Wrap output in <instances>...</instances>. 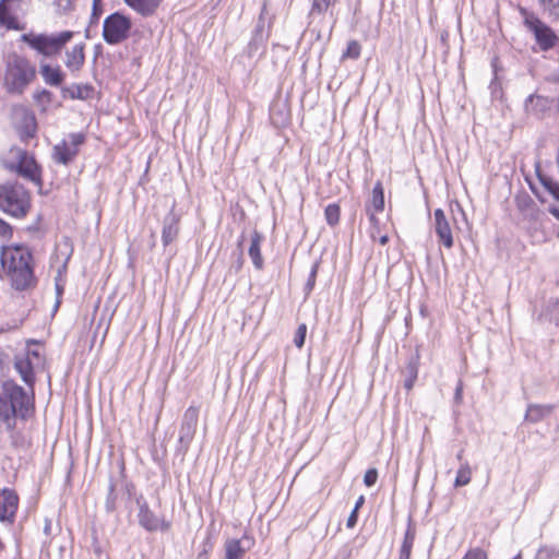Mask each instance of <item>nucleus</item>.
<instances>
[{"label":"nucleus","mask_w":559,"mask_h":559,"mask_svg":"<svg viewBox=\"0 0 559 559\" xmlns=\"http://www.w3.org/2000/svg\"><path fill=\"white\" fill-rule=\"evenodd\" d=\"M388 241H389V237H388L386 235L381 236V237H380V239H379V242H380L382 246L386 245V243H388Z\"/></svg>","instance_id":"bf43d9fd"},{"label":"nucleus","mask_w":559,"mask_h":559,"mask_svg":"<svg viewBox=\"0 0 559 559\" xmlns=\"http://www.w3.org/2000/svg\"><path fill=\"white\" fill-rule=\"evenodd\" d=\"M357 521H358V511L353 509V511L350 512V514L347 519L346 526L348 528H353L357 524Z\"/></svg>","instance_id":"3c124183"},{"label":"nucleus","mask_w":559,"mask_h":559,"mask_svg":"<svg viewBox=\"0 0 559 559\" xmlns=\"http://www.w3.org/2000/svg\"><path fill=\"white\" fill-rule=\"evenodd\" d=\"M269 33H255L252 32L251 39L247 47V53L249 57H253L260 49H264L269 40Z\"/></svg>","instance_id":"c756f323"},{"label":"nucleus","mask_w":559,"mask_h":559,"mask_svg":"<svg viewBox=\"0 0 559 559\" xmlns=\"http://www.w3.org/2000/svg\"><path fill=\"white\" fill-rule=\"evenodd\" d=\"M384 189L380 181H378L371 193V200L366 206H370L377 213H381L384 210Z\"/></svg>","instance_id":"cd10ccee"},{"label":"nucleus","mask_w":559,"mask_h":559,"mask_svg":"<svg viewBox=\"0 0 559 559\" xmlns=\"http://www.w3.org/2000/svg\"><path fill=\"white\" fill-rule=\"evenodd\" d=\"M462 559H488L487 554L479 547L469 549Z\"/></svg>","instance_id":"49530a36"},{"label":"nucleus","mask_w":559,"mask_h":559,"mask_svg":"<svg viewBox=\"0 0 559 559\" xmlns=\"http://www.w3.org/2000/svg\"><path fill=\"white\" fill-rule=\"evenodd\" d=\"M462 395H463V385H462V382L460 381L455 388V393H454L455 403H461Z\"/></svg>","instance_id":"603ef678"},{"label":"nucleus","mask_w":559,"mask_h":559,"mask_svg":"<svg viewBox=\"0 0 559 559\" xmlns=\"http://www.w3.org/2000/svg\"><path fill=\"white\" fill-rule=\"evenodd\" d=\"M33 97L36 103L43 106H48L52 102V93L46 88L36 91Z\"/></svg>","instance_id":"4c0bfd02"},{"label":"nucleus","mask_w":559,"mask_h":559,"mask_svg":"<svg viewBox=\"0 0 559 559\" xmlns=\"http://www.w3.org/2000/svg\"><path fill=\"white\" fill-rule=\"evenodd\" d=\"M341 207L337 203L329 204L324 210V217L326 224L331 227H334L340 222Z\"/></svg>","instance_id":"473e14b6"},{"label":"nucleus","mask_w":559,"mask_h":559,"mask_svg":"<svg viewBox=\"0 0 559 559\" xmlns=\"http://www.w3.org/2000/svg\"><path fill=\"white\" fill-rule=\"evenodd\" d=\"M180 215L175 211V204H173L163 219L162 241L164 247L177 239L180 230Z\"/></svg>","instance_id":"dca6fc26"},{"label":"nucleus","mask_w":559,"mask_h":559,"mask_svg":"<svg viewBox=\"0 0 559 559\" xmlns=\"http://www.w3.org/2000/svg\"><path fill=\"white\" fill-rule=\"evenodd\" d=\"M335 0H312L311 9L309 11V19L316 15H323L334 4Z\"/></svg>","instance_id":"2f4dec72"},{"label":"nucleus","mask_w":559,"mask_h":559,"mask_svg":"<svg viewBox=\"0 0 559 559\" xmlns=\"http://www.w3.org/2000/svg\"><path fill=\"white\" fill-rule=\"evenodd\" d=\"M199 420V408L194 406H190L186 409L178 438V448L177 451L186 454L197 431Z\"/></svg>","instance_id":"9b49d317"},{"label":"nucleus","mask_w":559,"mask_h":559,"mask_svg":"<svg viewBox=\"0 0 559 559\" xmlns=\"http://www.w3.org/2000/svg\"><path fill=\"white\" fill-rule=\"evenodd\" d=\"M472 479V468L467 462L462 463L460 468L456 472V477L454 480L455 487H463L471 483Z\"/></svg>","instance_id":"7c9ffc66"},{"label":"nucleus","mask_w":559,"mask_h":559,"mask_svg":"<svg viewBox=\"0 0 559 559\" xmlns=\"http://www.w3.org/2000/svg\"><path fill=\"white\" fill-rule=\"evenodd\" d=\"M4 548L3 543L0 540V551Z\"/></svg>","instance_id":"0e129e2a"},{"label":"nucleus","mask_w":559,"mask_h":559,"mask_svg":"<svg viewBox=\"0 0 559 559\" xmlns=\"http://www.w3.org/2000/svg\"><path fill=\"white\" fill-rule=\"evenodd\" d=\"M9 330H11V326H10V325H8V324H7L5 326H0V334H2V333H4V332H7V331H9Z\"/></svg>","instance_id":"052dcab7"},{"label":"nucleus","mask_w":559,"mask_h":559,"mask_svg":"<svg viewBox=\"0 0 559 559\" xmlns=\"http://www.w3.org/2000/svg\"><path fill=\"white\" fill-rule=\"evenodd\" d=\"M139 504V524L146 530L147 532H167L170 528V522L159 519L148 507V504L144 502H140Z\"/></svg>","instance_id":"4468645a"},{"label":"nucleus","mask_w":559,"mask_h":559,"mask_svg":"<svg viewBox=\"0 0 559 559\" xmlns=\"http://www.w3.org/2000/svg\"><path fill=\"white\" fill-rule=\"evenodd\" d=\"M416 537V526L412 521V518H408L407 528L404 534V538L399 551V559H411L412 549L414 546Z\"/></svg>","instance_id":"393cba45"},{"label":"nucleus","mask_w":559,"mask_h":559,"mask_svg":"<svg viewBox=\"0 0 559 559\" xmlns=\"http://www.w3.org/2000/svg\"><path fill=\"white\" fill-rule=\"evenodd\" d=\"M306 334H307V325L305 323H302L297 328V331H296V334L294 337V344L296 345V347L301 348L305 345Z\"/></svg>","instance_id":"79ce46f5"},{"label":"nucleus","mask_w":559,"mask_h":559,"mask_svg":"<svg viewBox=\"0 0 559 559\" xmlns=\"http://www.w3.org/2000/svg\"><path fill=\"white\" fill-rule=\"evenodd\" d=\"M535 559H559V549L548 546L540 547Z\"/></svg>","instance_id":"ea45409f"},{"label":"nucleus","mask_w":559,"mask_h":559,"mask_svg":"<svg viewBox=\"0 0 559 559\" xmlns=\"http://www.w3.org/2000/svg\"><path fill=\"white\" fill-rule=\"evenodd\" d=\"M19 497L11 489H3L0 492V521L13 523L17 511Z\"/></svg>","instance_id":"f3484780"},{"label":"nucleus","mask_w":559,"mask_h":559,"mask_svg":"<svg viewBox=\"0 0 559 559\" xmlns=\"http://www.w3.org/2000/svg\"><path fill=\"white\" fill-rule=\"evenodd\" d=\"M420 356L419 353L411 355L405 368L402 370L404 376V388L409 391L413 389L417 377H418V368H419Z\"/></svg>","instance_id":"5701e85b"},{"label":"nucleus","mask_w":559,"mask_h":559,"mask_svg":"<svg viewBox=\"0 0 559 559\" xmlns=\"http://www.w3.org/2000/svg\"><path fill=\"white\" fill-rule=\"evenodd\" d=\"M366 212L369 216V221L372 225H377L379 223L378 218L376 217V213L373 210L370 209V206H366Z\"/></svg>","instance_id":"864d4df0"},{"label":"nucleus","mask_w":559,"mask_h":559,"mask_svg":"<svg viewBox=\"0 0 559 559\" xmlns=\"http://www.w3.org/2000/svg\"><path fill=\"white\" fill-rule=\"evenodd\" d=\"M31 209V197L28 191L17 183H5L0 186V210L4 213L22 218Z\"/></svg>","instance_id":"39448f33"},{"label":"nucleus","mask_w":559,"mask_h":559,"mask_svg":"<svg viewBox=\"0 0 559 559\" xmlns=\"http://www.w3.org/2000/svg\"><path fill=\"white\" fill-rule=\"evenodd\" d=\"M524 25L533 33L540 50L548 51L555 47L558 36L552 28L535 14H527L524 19Z\"/></svg>","instance_id":"0eeeda50"},{"label":"nucleus","mask_w":559,"mask_h":559,"mask_svg":"<svg viewBox=\"0 0 559 559\" xmlns=\"http://www.w3.org/2000/svg\"><path fill=\"white\" fill-rule=\"evenodd\" d=\"M83 133H70L68 139L62 140L52 148V158L57 164L69 165L79 154V147L84 144Z\"/></svg>","instance_id":"9d476101"},{"label":"nucleus","mask_w":559,"mask_h":559,"mask_svg":"<svg viewBox=\"0 0 559 559\" xmlns=\"http://www.w3.org/2000/svg\"><path fill=\"white\" fill-rule=\"evenodd\" d=\"M39 73L44 82L49 86L61 87L66 79V73L62 71L60 66L53 67L45 62L40 63Z\"/></svg>","instance_id":"aec40b11"},{"label":"nucleus","mask_w":559,"mask_h":559,"mask_svg":"<svg viewBox=\"0 0 559 559\" xmlns=\"http://www.w3.org/2000/svg\"><path fill=\"white\" fill-rule=\"evenodd\" d=\"M463 452H464V451H463V450H461V451L456 454V459H457L459 461H462V459H463Z\"/></svg>","instance_id":"680f3d73"},{"label":"nucleus","mask_w":559,"mask_h":559,"mask_svg":"<svg viewBox=\"0 0 559 559\" xmlns=\"http://www.w3.org/2000/svg\"><path fill=\"white\" fill-rule=\"evenodd\" d=\"M435 217V231L438 236V240L445 248L450 249L454 245L452 229L450 223L442 209H436L433 212Z\"/></svg>","instance_id":"a211bd4d"},{"label":"nucleus","mask_w":559,"mask_h":559,"mask_svg":"<svg viewBox=\"0 0 559 559\" xmlns=\"http://www.w3.org/2000/svg\"><path fill=\"white\" fill-rule=\"evenodd\" d=\"M58 13H67L73 8V0H53Z\"/></svg>","instance_id":"37998d69"},{"label":"nucleus","mask_w":559,"mask_h":559,"mask_svg":"<svg viewBox=\"0 0 559 559\" xmlns=\"http://www.w3.org/2000/svg\"><path fill=\"white\" fill-rule=\"evenodd\" d=\"M84 44H78L66 51V67L71 72L80 71L85 62Z\"/></svg>","instance_id":"4be33fe9"},{"label":"nucleus","mask_w":559,"mask_h":559,"mask_svg":"<svg viewBox=\"0 0 559 559\" xmlns=\"http://www.w3.org/2000/svg\"><path fill=\"white\" fill-rule=\"evenodd\" d=\"M94 92V86L88 83H73L70 86H61V96L64 99L87 100L93 97Z\"/></svg>","instance_id":"6ab92c4d"},{"label":"nucleus","mask_w":559,"mask_h":559,"mask_svg":"<svg viewBox=\"0 0 559 559\" xmlns=\"http://www.w3.org/2000/svg\"><path fill=\"white\" fill-rule=\"evenodd\" d=\"M162 0H124V2L142 16H152L158 9Z\"/></svg>","instance_id":"bb28decb"},{"label":"nucleus","mask_w":559,"mask_h":559,"mask_svg":"<svg viewBox=\"0 0 559 559\" xmlns=\"http://www.w3.org/2000/svg\"><path fill=\"white\" fill-rule=\"evenodd\" d=\"M13 153L17 163L16 165H10V169L15 170L21 177L41 186L40 166L36 163L35 158L25 150L17 148Z\"/></svg>","instance_id":"ddd939ff"},{"label":"nucleus","mask_w":559,"mask_h":559,"mask_svg":"<svg viewBox=\"0 0 559 559\" xmlns=\"http://www.w3.org/2000/svg\"><path fill=\"white\" fill-rule=\"evenodd\" d=\"M3 87L12 95H23L36 79V67L25 56L10 52L4 59Z\"/></svg>","instance_id":"7ed1b4c3"},{"label":"nucleus","mask_w":559,"mask_h":559,"mask_svg":"<svg viewBox=\"0 0 559 559\" xmlns=\"http://www.w3.org/2000/svg\"><path fill=\"white\" fill-rule=\"evenodd\" d=\"M213 549V544L211 543L210 538H206L202 543V549L197 555L195 559H210V552Z\"/></svg>","instance_id":"de8ad7c7"},{"label":"nucleus","mask_w":559,"mask_h":559,"mask_svg":"<svg viewBox=\"0 0 559 559\" xmlns=\"http://www.w3.org/2000/svg\"><path fill=\"white\" fill-rule=\"evenodd\" d=\"M103 14V3L102 0H93L92 13L90 16V24L97 26L99 19Z\"/></svg>","instance_id":"58836bf2"},{"label":"nucleus","mask_w":559,"mask_h":559,"mask_svg":"<svg viewBox=\"0 0 559 559\" xmlns=\"http://www.w3.org/2000/svg\"><path fill=\"white\" fill-rule=\"evenodd\" d=\"M267 4H269L267 0H262V7H261V10H260V14L258 16V20L264 21V22H266L269 24V16L270 15H274V14L269 12Z\"/></svg>","instance_id":"09e8293b"},{"label":"nucleus","mask_w":559,"mask_h":559,"mask_svg":"<svg viewBox=\"0 0 559 559\" xmlns=\"http://www.w3.org/2000/svg\"><path fill=\"white\" fill-rule=\"evenodd\" d=\"M131 19L121 12H114L103 23V39L108 45H119L130 37Z\"/></svg>","instance_id":"423d86ee"},{"label":"nucleus","mask_w":559,"mask_h":559,"mask_svg":"<svg viewBox=\"0 0 559 559\" xmlns=\"http://www.w3.org/2000/svg\"><path fill=\"white\" fill-rule=\"evenodd\" d=\"M57 293H58V294H61V293H62V288H61L59 285H57Z\"/></svg>","instance_id":"e2e57ef3"},{"label":"nucleus","mask_w":559,"mask_h":559,"mask_svg":"<svg viewBox=\"0 0 559 559\" xmlns=\"http://www.w3.org/2000/svg\"><path fill=\"white\" fill-rule=\"evenodd\" d=\"M556 408L552 404L540 405V404H531L527 406L525 420L532 424H537L543 420L545 417L549 416L554 409Z\"/></svg>","instance_id":"a878e982"},{"label":"nucleus","mask_w":559,"mask_h":559,"mask_svg":"<svg viewBox=\"0 0 559 559\" xmlns=\"http://www.w3.org/2000/svg\"><path fill=\"white\" fill-rule=\"evenodd\" d=\"M12 120L14 128L22 141H28L36 135L37 121L34 112L23 105H15L12 108Z\"/></svg>","instance_id":"6e6552de"},{"label":"nucleus","mask_w":559,"mask_h":559,"mask_svg":"<svg viewBox=\"0 0 559 559\" xmlns=\"http://www.w3.org/2000/svg\"><path fill=\"white\" fill-rule=\"evenodd\" d=\"M0 236L3 238H10L12 236V227L0 218Z\"/></svg>","instance_id":"8fccbe9b"},{"label":"nucleus","mask_w":559,"mask_h":559,"mask_svg":"<svg viewBox=\"0 0 559 559\" xmlns=\"http://www.w3.org/2000/svg\"><path fill=\"white\" fill-rule=\"evenodd\" d=\"M115 489H116V485L112 481V479H110L109 486H108V493H107L106 501H105L106 511L109 513L114 512L116 510L117 495L115 492Z\"/></svg>","instance_id":"e433bc0d"},{"label":"nucleus","mask_w":559,"mask_h":559,"mask_svg":"<svg viewBox=\"0 0 559 559\" xmlns=\"http://www.w3.org/2000/svg\"><path fill=\"white\" fill-rule=\"evenodd\" d=\"M550 103L548 97L532 94L525 99V110L527 114L540 118L550 109Z\"/></svg>","instance_id":"412c9836"},{"label":"nucleus","mask_w":559,"mask_h":559,"mask_svg":"<svg viewBox=\"0 0 559 559\" xmlns=\"http://www.w3.org/2000/svg\"><path fill=\"white\" fill-rule=\"evenodd\" d=\"M51 530H52V526H51V520L46 518L45 519V525H44V533L46 536H50L51 535Z\"/></svg>","instance_id":"5fc2aeb1"},{"label":"nucleus","mask_w":559,"mask_h":559,"mask_svg":"<svg viewBox=\"0 0 559 559\" xmlns=\"http://www.w3.org/2000/svg\"><path fill=\"white\" fill-rule=\"evenodd\" d=\"M361 46L360 44L353 39L347 43V47L342 55V59H353L356 60L360 57Z\"/></svg>","instance_id":"f704fd0d"},{"label":"nucleus","mask_w":559,"mask_h":559,"mask_svg":"<svg viewBox=\"0 0 559 559\" xmlns=\"http://www.w3.org/2000/svg\"><path fill=\"white\" fill-rule=\"evenodd\" d=\"M253 546L254 539L246 534L241 538H228L224 544L225 559H243Z\"/></svg>","instance_id":"2eb2a0df"},{"label":"nucleus","mask_w":559,"mask_h":559,"mask_svg":"<svg viewBox=\"0 0 559 559\" xmlns=\"http://www.w3.org/2000/svg\"><path fill=\"white\" fill-rule=\"evenodd\" d=\"M263 240L264 236L260 231L253 230L248 253L257 270H262L264 266V260L261 254V243Z\"/></svg>","instance_id":"b1692460"},{"label":"nucleus","mask_w":559,"mask_h":559,"mask_svg":"<svg viewBox=\"0 0 559 559\" xmlns=\"http://www.w3.org/2000/svg\"><path fill=\"white\" fill-rule=\"evenodd\" d=\"M548 212L559 221V207L557 206H549Z\"/></svg>","instance_id":"6e6d98bb"},{"label":"nucleus","mask_w":559,"mask_h":559,"mask_svg":"<svg viewBox=\"0 0 559 559\" xmlns=\"http://www.w3.org/2000/svg\"><path fill=\"white\" fill-rule=\"evenodd\" d=\"M93 26H94V25H91V24L88 23L87 27L85 28L84 36H85V38H86V39L92 38V27H93Z\"/></svg>","instance_id":"13d9d810"},{"label":"nucleus","mask_w":559,"mask_h":559,"mask_svg":"<svg viewBox=\"0 0 559 559\" xmlns=\"http://www.w3.org/2000/svg\"><path fill=\"white\" fill-rule=\"evenodd\" d=\"M271 120L276 126L285 124L288 121V112L285 109H277V105L271 107Z\"/></svg>","instance_id":"c9c22d12"},{"label":"nucleus","mask_w":559,"mask_h":559,"mask_svg":"<svg viewBox=\"0 0 559 559\" xmlns=\"http://www.w3.org/2000/svg\"><path fill=\"white\" fill-rule=\"evenodd\" d=\"M33 255L23 247H2L0 254L1 269L9 275L15 290L23 292L34 287L37 280L32 264Z\"/></svg>","instance_id":"f03ea898"},{"label":"nucleus","mask_w":559,"mask_h":559,"mask_svg":"<svg viewBox=\"0 0 559 559\" xmlns=\"http://www.w3.org/2000/svg\"><path fill=\"white\" fill-rule=\"evenodd\" d=\"M544 11L554 21L559 23V0H539Z\"/></svg>","instance_id":"72a5a7b5"},{"label":"nucleus","mask_w":559,"mask_h":559,"mask_svg":"<svg viewBox=\"0 0 559 559\" xmlns=\"http://www.w3.org/2000/svg\"><path fill=\"white\" fill-rule=\"evenodd\" d=\"M364 503H365V497H364V496H360V497L357 499V501H356V503H355L354 509L358 511V510L362 507V504H364Z\"/></svg>","instance_id":"4d7b16f0"},{"label":"nucleus","mask_w":559,"mask_h":559,"mask_svg":"<svg viewBox=\"0 0 559 559\" xmlns=\"http://www.w3.org/2000/svg\"><path fill=\"white\" fill-rule=\"evenodd\" d=\"M378 480V471L377 468H368L364 476V484L367 487L373 486Z\"/></svg>","instance_id":"c03bdc74"},{"label":"nucleus","mask_w":559,"mask_h":559,"mask_svg":"<svg viewBox=\"0 0 559 559\" xmlns=\"http://www.w3.org/2000/svg\"><path fill=\"white\" fill-rule=\"evenodd\" d=\"M27 0H0V26L8 29H24V24L19 21L20 14H24L23 8Z\"/></svg>","instance_id":"f8f14e48"},{"label":"nucleus","mask_w":559,"mask_h":559,"mask_svg":"<svg viewBox=\"0 0 559 559\" xmlns=\"http://www.w3.org/2000/svg\"><path fill=\"white\" fill-rule=\"evenodd\" d=\"M274 20H275V15H270L269 16V24L266 22H264V21L258 20L253 32H255V33H269V35H271V29H272V26L274 24Z\"/></svg>","instance_id":"a19ab883"},{"label":"nucleus","mask_w":559,"mask_h":559,"mask_svg":"<svg viewBox=\"0 0 559 559\" xmlns=\"http://www.w3.org/2000/svg\"><path fill=\"white\" fill-rule=\"evenodd\" d=\"M516 209L522 221L527 223L528 229H537L542 226L545 213L538 207L536 202L525 192L516 194L514 198Z\"/></svg>","instance_id":"1a4fd4ad"},{"label":"nucleus","mask_w":559,"mask_h":559,"mask_svg":"<svg viewBox=\"0 0 559 559\" xmlns=\"http://www.w3.org/2000/svg\"><path fill=\"white\" fill-rule=\"evenodd\" d=\"M73 36L74 32L72 31L56 34L28 32L22 34L20 40L38 55L50 58L59 55Z\"/></svg>","instance_id":"20e7f679"},{"label":"nucleus","mask_w":559,"mask_h":559,"mask_svg":"<svg viewBox=\"0 0 559 559\" xmlns=\"http://www.w3.org/2000/svg\"><path fill=\"white\" fill-rule=\"evenodd\" d=\"M318 269H319V263L316 262L312 265V267H311L308 281L306 283V290H307V293H310L313 289L314 285H316V278H317Z\"/></svg>","instance_id":"a18cd8bd"},{"label":"nucleus","mask_w":559,"mask_h":559,"mask_svg":"<svg viewBox=\"0 0 559 559\" xmlns=\"http://www.w3.org/2000/svg\"><path fill=\"white\" fill-rule=\"evenodd\" d=\"M14 368L22 380L31 386L35 382L33 365L28 358L16 359ZM34 393L29 395L22 386L13 380L2 383L0 391V419L5 424L7 429L12 431L16 425V418L28 419L34 414Z\"/></svg>","instance_id":"f257e3e1"},{"label":"nucleus","mask_w":559,"mask_h":559,"mask_svg":"<svg viewBox=\"0 0 559 559\" xmlns=\"http://www.w3.org/2000/svg\"><path fill=\"white\" fill-rule=\"evenodd\" d=\"M535 166L537 178L542 186L552 195L555 200L559 201V182L540 173L539 162H537Z\"/></svg>","instance_id":"c85d7f7f"}]
</instances>
